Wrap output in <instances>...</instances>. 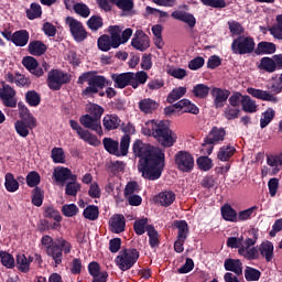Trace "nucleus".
<instances>
[{
    "instance_id": "6e6552de",
    "label": "nucleus",
    "mask_w": 282,
    "mask_h": 282,
    "mask_svg": "<svg viewBox=\"0 0 282 282\" xmlns=\"http://www.w3.org/2000/svg\"><path fill=\"white\" fill-rule=\"evenodd\" d=\"M46 83L52 91H61L63 85L72 83V75L59 69H51Z\"/></svg>"
},
{
    "instance_id": "4468645a",
    "label": "nucleus",
    "mask_w": 282,
    "mask_h": 282,
    "mask_svg": "<svg viewBox=\"0 0 282 282\" xmlns=\"http://www.w3.org/2000/svg\"><path fill=\"white\" fill-rule=\"evenodd\" d=\"M225 137L226 130L224 128H213L203 143V151L206 149L208 155H210L213 153V144L221 142Z\"/></svg>"
},
{
    "instance_id": "ddd939ff",
    "label": "nucleus",
    "mask_w": 282,
    "mask_h": 282,
    "mask_svg": "<svg viewBox=\"0 0 282 282\" xmlns=\"http://www.w3.org/2000/svg\"><path fill=\"white\" fill-rule=\"evenodd\" d=\"M175 164L182 173H191L195 169V159L189 152L178 151L175 154Z\"/></svg>"
},
{
    "instance_id": "20e7f679",
    "label": "nucleus",
    "mask_w": 282,
    "mask_h": 282,
    "mask_svg": "<svg viewBox=\"0 0 282 282\" xmlns=\"http://www.w3.org/2000/svg\"><path fill=\"white\" fill-rule=\"evenodd\" d=\"M56 243H52L47 247L46 254L54 261L55 268H58L63 263V252L64 254H69L72 252V242L67 241L63 237L55 239Z\"/></svg>"
},
{
    "instance_id": "69168bd1",
    "label": "nucleus",
    "mask_w": 282,
    "mask_h": 282,
    "mask_svg": "<svg viewBox=\"0 0 282 282\" xmlns=\"http://www.w3.org/2000/svg\"><path fill=\"white\" fill-rule=\"evenodd\" d=\"M74 10H75L76 14H78L79 17H83L84 19H87V17H89V14H91V10H89V7H87V4L82 3V2L75 3Z\"/></svg>"
},
{
    "instance_id": "aec40b11",
    "label": "nucleus",
    "mask_w": 282,
    "mask_h": 282,
    "mask_svg": "<svg viewBox=\"0 0 282 282\" xmlns=\"http://www.w3.org/2000/svg\"><path fill=\"white\" fill-rule=\"evenodd\" d=\"M22 65L30 72V74H33V76H36V78H41L43 74H45V70H43V67L39 66V61L34 58L33 56H25L22 59Z\"/></svg>"
},
{
    "instance_id": "f704fd0d",
    "label": "nucleus",
    "mask_w": 282,
    "mask_h": 282,
    "mask_svg": "<svg viewBox=\"0 0 282 282\" xmlns=\"http://www.w3.org/2000/svg\"><path fill=\"white\" fill-rule=\"evenodd\" d=\"M14 129L20 138H28L30 130L36 129V127H30V121L18 120L14 122Z\"/></svg>"
},
{
    "instance_id": "79ce46f5",
    "label": "nucleus",
    "mask_w": 282,
    "mask_h": 282,
    "mask_svg": "<svg viewBox=\"0 0 282 282\" xmlns=\"http://www.w3.org/2000/svg\"><path fill=\"white\" fill-rule=\"evenodd\" d=\"M86 25L91 32H98V30H100L105 25V22L102 21V17L91 15L87 20Z\"/></svg>"
},
{
    "instance_id": "5701e85b",
    "label": "nucleus",
    "mask_w": 282,
    "mask_h": 282,
    "mask_svg": "<svg viewBox=\"0 0 282 282\" xmlns=\"http://www.w3.org/2000/svg\"><path fill=\"white\" fill-rule=\"evenodd\" d=\"M212 96L214 98V105L216 109H221L226 105L228 98L230 97V90L214 88L212 90Z\"/></svg>"
},
{
    "instance_id": "338daca9",
    "label": "nucleus",
    "mask_w": 282,
    "mask_h": 282,
    "mask_svg": "<svg viewBox=\"0 0 282 282\" xmlns=\"http://www.w3.org/2000/svg\"><path fill=\"white\" fill-rule=\"evenodd\" d=\"M64 217H76L78 215V206L76 204H68L62 206Z\"/></svg>"
},
{
    "instance_id": "49530a36",
    "label": "nucleus",
    "mask_w": 282,
    "mask_h": 282,
    "mask_svg": "<svg viewBox=\"0 0 282 282\" xmlns=\"http://www.w3.org/2000/svg\"><path fill=\"white\" fill-rule=\"evenodd\" d=\"M83 215L85 219H88L89 221H96L100 215V209L96 205H88L84 209Z\"/></svg>"
},
{
    "instance_id": "680f3d73",
    "label": "nucleus",
    "mask_w": 282,
    "mask_h": 282,
    "mask_svg": "<svg viewBox=\"0 0 282 282\" xmlns=\"http://www.w3.org/2000/svg\"><path fill=\"white\" fill-rule=\"evenodd\" d=\"M166 73L173 78H177L178 80H184V78L187 76L186 69L175 66L169 67Z\"/></svg>"
},
{
    "instance_id": "58836bf2",
    "label": "nucleus",
    "mask_w": 282,
    "mask_h": 282,
    "mask_svg": "<svg viewBox=\"0 0 282 282\" xmlns=\"http://www.w3.org/2000/svg\"><path fill=\"white\" fill-rule=\"evenodd\" d=\"M242 111L246 113H257L259 111V106L257 105V101L250 98V96L245 95L242 99Z\"/></svg>"
},
{
    "instance_id": "8fccbe9b",
    "label": "nucleus",
    "mask_w": 282,
    "mask_h": 282,
    "mask_svg": "<svg viewBox=\"0 0 282 282\" xmlns=\"http://www.w3.org/2000/svg\"><path fill=\"white\" fill-rule=\"evenodd\" d=\"M276 45L271 42H260L257 47V54H274Z\"/></svg>"
},
{
    "instance_id": "7ed1b4c3",
    "label": "nucleus",
    "mask_w": 282,
    "mask_h": 282,
    "mask_svg": "<svg viewBox=\"0 0 282 282\" xmlns=\"http://www.w3.org/2000/svg\"><path fill=\"white\" fill-rule=\"evenodd\" d=\"M102 144L105 151H107V153H109L110 155H115L116 158H126V155H129L131 137L123 135L121 137L120 142L111 138H104Z\"/></svg>"
},
{
    "instance_id": "37998d69",
    "label": "nucleus",
    "mask_w": 282,
    "mask_h": 282,
    "mask_svg": "<svg viewBox=\"0 0 282 282\" xmlns=\"http://www.w3.org/2000/svg\"><path fill=\"white\" fill-rule=\"evenodd\" d=\"M4 180V187L8 193H17L19 191V181L14 178V174L7 173Z\"/></svg>"
},
{
    "instance_id": "603ef678",
    "label": "nucleus",
    "mask_w": 282,
    "mask_h": 282,
    "mask_svg": "<svg viewBox=\"0 0 282 282\" xmlns=\"http://www.w3.org/2000/svg\"><path fill=\"white\" fill-rule=\"evenodd\" d=\"M44 217L47 219H54L57 224H61L63 221V216H61V212L56 210L54 206H47L44 209Z\"/></svg>"
},
{
    "instance_id": "de8ad7c7",
    "label": "nucleus",
    "mask_w": 282,
    "mask_h": 282,
    "mask_svg": "<svg viewBox=\"0 0 282 282\" xmlns=\"http://www.w3.org/2000/svg\"><path fill=\"white\" fill-rule=\"evenodd\" d=\"M175 227L177 228V239L186 241L188 239V223L185 220H177L175 223Z\"/></svg>"
},
{
    "instance_id": "f3484780",
    "label": "nucleus",
    "mask_w": 282,
    "mask_h": 282,
    "mask_svg": "<svg viewBox=\"0 0 282 282\" xmlns=\"http://www.w3.org/2000/svg\"><path fill=\"white\" fill-rule=\"evenodd\" d=\"M69 124H70V128L73 129V131H76L77 135H79L80 140H84V142H87L88 144H91L93 147H95V144L98 142V138L96 135L91 134V132H89V130H85L83 127H80L78 121L70 119Z\"/></svg>"
},
{
    "instance_id": "b1692460",
    "label": "nucleus",
    "mask_w": 282,
    "mask_h": 282,
    "mask_svg": "<svg viewBox=\"0 0 282 282\" xmlns=\"http://www.w3.org/2000/svg\"><path fill=\"white\" fill-rule=\"evenodd\" d=\"M171 17H173L176 21H182L183 23H186V25H188V28L191 29L195 28L197 23L195 15L186 11H182V10L173 11Z\"/></svg>"
},
{
    "instance_id": "f257e3e1",
    "label": "nucleus",
    "mask_w": 282,
    "mask_h": 282,
    "mask_svg": "<svg viewBox=\"0 0 282 282\" xmlns=\"http://www.w3.org/2000/svg\"><path fill=\"white\" fill-rule=\"evenodd\" d=\"M143 172L145 180H160L164 171V152L151 144L142 145Z\"/></svg>"
},
{
    "instance_id": "4d7b16f0",
    "label": "nucleus",
    "mask_w": 282,
    "mask_h": 282,
    "mask_svg": "<svg viewBox=\"0 0 282 282\" xmlns=\"http://www.w3.org/2000/svg\"><path fill=\"white\" fill-rule=\"evenodd\" d=\"M132 151H133L134 158H139L138 171L139 173H142V141L140 140L134 141Z\"/></svg>"
},
{
    "instance_id": "7c9ffc66",
    "label": "nucleus",
    "mask_w": 282,
    "mask_h": 282,
    "mask_svg": "<svg viewBox=\"0 0 282 282\" xmlns=\"http://www.w3.org/2000/svg\"><path fill=\"white\" fill-rule=\"evenodd\" d=\"M224 265L228 272H234L238 276L243 274V263L239 259H227Z\"/></svg>"
},
{
    "instance_id": "f03ea898",
    "label": "nucleus",
    "mask_w": 282,
    "mask_h": 282,
    "mask_svg": "<svg viewBox=\"0 0 282 282\" xmlns=\"http://www.w3.org/2000/svg\"><path fill=\"white\" fill-rule=\"evenodd\" d=\"M249 235H251V238H246L243 240V236L237 238V237H229L227 239V247L228 248H238V254L240 257H243L248 261H254L259 259V250L257 247H252L257 245V241L259 240V232L257 229H251L249 231Z\"/></svg>"
},
{
    "instance_id": "774afa93",
    "label": "nucleus",
    "mask_w": 282,
    "mask_h": 282,
    "mask_svg": "<svg viewBox=\"0 0 282 282\" xmlns=\"http://www.w3.org/2000/svg\"><path fill=\"white\" fill-rule=\"evenodd\" d=\"M197 166L200 171H210L213 169V160L208 156H200L197 159Z\"/></svg>"
},
{
    "instance_id": "052dcab7",
    "label": "nucleus",
    "mask_w": 282,
    "mask_h": 282,
    "mask_svg": "<svg viewBox=\"0 0 282 282\" xmlns=\"http://www.w3.org/2000/svg\"><path fill=\"white\" fill-rule=\"evenodd\" d=\"M26 184L30 188H36L41 184V174L36 171H32L26 175Z\"/></svg>"
},
{
    "instance_id": "a19ab883",
    "label": "nucleus",
    "mask_w": 282,
    "mask_h": 282,
    "mask_svg": "<svg viewBox=\"0 0 282 282\" xmlns=\"http://www.w3.org/2000/svg\"><path fill=\"white\" fill-rule=\"evenodd\" d=\"M43 14V9L41 8V4L36 2H32L30 8L26 9V19L30 21H34V19H41Z\"/></svg>"
},
{
    "instance_id": "a878e982",
    "label": "nucleus",
    "mask_w": 282,
    "mask_h": 282,
    "mask_svg": "<svg viewBox=\"0 0 282 282\" xmlns=\"http://www.w3.org/2000/svg\"><path fill=\"white\" fill-rule=\"evenodd\" d=\"M18 109H19V118L23 121H29V127H36V118L32 112H30V108L25 106L23 102L18 104Z\"/></svg>"
},
{
    "instance_id": "bb28decb",
    "label": "nucleus",
    "mask_w": 282,
    "mask_h": 282,
    "mask_svg": "<svg viewBox=\"0 0 282 282\" xmlns=\"http://www.w3.org/2000/svg\"><path fill=\"white\" fill-rule=\"evenodd\" d=\"M110 230L115 235H120V232H124V226H127V223L124 220V216L117 214L111 217L110 221Z\"/></svg>"
},
{
    "instance_id": "3c124183",
    "label": "nucleus",
    "mask_w": 282,
    "mask_h": 282,
    "mask_svg": "<svg viewBox=\"0 0 282 282\" xmlns=\"http://www.w3.org/2000/svg\"><path fill=\"white\" fill-rule=\"evenodd\" d=\"M258 68L268 72L269 74L276 72V68H274V61L270 57H262L258 64Z\"/></svg>"
},
{
    "instance_id": "1a4fd4ad",
    "label": "nucleus",
    "mask_w": 282,
    "mask_h": 282,
    "mask_svg": "<svg viewBox=\"0 0 282 282\" xmlns=\"http://www.w3.org/2000/svg\"><path fill=\"white\" fill-rule=\"evenodd\" d=\"M66 25L69 28V32L76 41V43H83L89 36L87 29L83 25V22L76 20L74 17H67L65 20Z\"/></svg>"
},
{
    "instance_id": "c85d7f7f",
    "label": "nucleus",
    "mask_w": 282,
    "mask_h": 282,
    "mask_svg": "<svg viewBox=\"0 0 282 282\" xmlns=\"http://www.w3.org/2000/svg\"><path fill=\"white\" fill-rule=\"evenodd\" d=\"M13 45L15 47H25L30 43V32L28 30H19L13 33Z\"/></svg>"
},
{
    "instance_id": "39448f33",
    "label": "nucleus",
    "mask_w": 282,
    "mask_h": 282,
    "mask_svg": "<svg viewBox=\"0 0 282 282\" xmlns=\"http://www.w3.org/2000/svg\"><path fill=\"white\" fill-rule=\"evenodd\" d=\"M269 89H271V91L249 87L247 88V94L252 96V98L262 100L263 102H272L273 105H276V102H279V97H276V94H281L282 91L281 79L279 82H274Z\"/></svg>"
},
{
    "instance_id": "ea45409f",
    "label": "nucleus",
    "mask_w": 282,
    "mask_h": 282,
    "mask_svg": "<svg viewBox=\"0 0 282 282\" xmlns=\"http://www.w3.org/2000/svg\"><path fill=\"white\" fill-rule=\"evenodd\" d=\"M24 100L29 107H39L41 105V94L36 90H28L24 95Z\"/></svg>"
},
{
    "instance_id": "423d86ee",
    "label": "nucleus",
    "mask_w": 282,
    "mask_h": 282,
    "mask_svg": "<svg viewBox=\"0 0 282 282\" xmlns=\"http://www.w3.org/2000/svg\"><path fill=\"white\" fill-rule=\"evenodd\" d=\"M111 79L115 83V87L117 89H124V87H133V89H138L140 85H142V70L137 74L128 72V73H115L111 75Z\"/></svg>"
},
{
    "instance_id": "6e6d98bb",
    "label": "nucleus",
    "mask_w": 282,
    "mask_h": 282,
    "mask_svg": "<svg viewBox=\"0 0 282 282\" xmlns=\"http://www.w3.org/2000/svg\"><path fill=\"white\" fill-rule=\"evenodd\" d=\"M209 93L210 88L204 84H197L192 89V94L195 96V98H206Z\"/></svg>"
},
{
    "instance_id": "a18cd8bd",
    "label": "nucleus",
    "mask_w": 282,
    "mask_h": 282,
    "mask_svg": "<svg viewBox=\"0 0 282 282\" xmlns=\"http://www.w3.org/2000/svg\"><path fill=\"white\" fill-rule=\"evenodd\" d=\"M221 215L225 221H238L237 210L232 208L230 205H225L221 207Z\"/></svg>"
},
{
    "instance_id": "72a5a7b5",
    "label": "nucleus",
    "mask_w": 282,
    "mask_h": 282,
    "mask_svg": "<svg viewBox=\"0 0 282 282\" xmlns=\"http://www.w3.org/2000/svg\"><path fill=\"white\" fill-rule=\"evenodd\" d=\"M178 109L182 113H193L194 116H197V113H199V108H197V106L193 102H191V100L188 99H182L178 101Z\"/></svg>"
},
{
    "instance_id": "6ab92c4d",
    "label": "nucleus",
    "mask_w": 282,
    "mask_h": 282,
    "mask_svg": "<svg viewBox=\"0 0 282 282\" xmlns=\"http://www.w3.org/2000/svg\"><path fill=\"white\" fill-rule=\"evenodd\" d=\"M142 230L147 232L151 248H158V246H160V234L155 230L153 225H149L148 218L142 219Z\"/></svg>"
},
{
    "instance_id": "cd10ccee",
    "label": "nucleus",
    "mask_w": 282,
    "mask_h": 282,
    "mask_svg": "<svg viewBox=\"0 0 282 282\" xmlns=\"http://www.w3.org/2000/svg\"><path fill=\"white\" fill-rule=\"evenodd\" d=\"M28 52L31 56H43L47 52V45L43 41L34 40L29 43Z\"/></svg>"
},
{
    "instance_id": "dca6fc26",
    "label": "nucleus",
    "mask_w": 282,
    "mask_h": 282,
    "mask_svg": "<svg viewBox=\"0 0 282 282\" xmlns=\"http://www.w3.org/2000/svg\"><path fill=\"white\" fill-rule=\"evenodd\" d=\"M105 87H107V78L102 75H93L89 79V86L83 90V96L98 94V89H105Z\"/></svg>"
},
{
    "instance_id": "c756f323",
    "label": "nucleus",
    "mask_w": 282,
    "mask_h": 282,
    "mask_svg": "<svg viewBox=\"0 0 282 282\" xmlns=\"http://www.w3.org/2000/svg\"><path fill=\"white\" fill-rule=\"evenodd\" d=\"M162 124H164V121H159V122L155 120L147 121L143 127V135L155 138Z\"/></svg>"
},
{
    "instance_id": "09e8293b",
    "label": "nucleus",
    "mask_w": 282,
    "mask_h": 282,
    "mask_svg": "<svg viewBox=\"0 0 282 282\" xmlns=\"http://www.w3.org/2000/svg\"><path fill=\"white\" fill-rule=\"evenodd\" d=\"M184 96H186V87L174 88L167 96V102L173 105V102H176L180 98H184Z\"/></svg>"
},
{
    "instance_id": "4c0bfd02",
    "label": "nucleus",
    "mask_w": 282,
    "mask_h": 282,
    "mask_svg": "<svg viewBox=\"0 0 282 282\" xmlns=\"http://www.w3.org/2000/svg\"><path fill=\"white\" fill-rule=\"evenodd\" d=\"M235 153H237V149H235V147L223 145L217 153V158L220 160V162H228V160H230Z\"/></svg>"
},
{
    "instance_id": "2f4dec72",
    "label": "nucleus",
    "mask_w": 282,
    "mask_h": 282,
    "mask_svg": "<svg viewBox=\"0 0 282 282\" xmlns=\"http://www.w3.org/2000/svg\"><path fill=\"white\" fill-rule=\"evenodd\" d=\"M120 117L118 115H106L102 119V126L106 131H115L120 127Z\"/></svg>"
},
{
    "instance_id": "5fc2aeb1",
    "label": "nucleus",
    "mask_w": 282,
    "mask_h": 282,
    "mask_svg": "<svg viewBox=\"0 0 282 282\" xmlns=\"http://www.w3.org/2000/svg\"><path fill=\"white\" fill-rule=\"evenodd\" d=\"M51 158L54 164H65V151L63 148H53L51 151Z\"/></svg>"
},
{
    "instance_id": "f8f14e48",
    "label": "nucleus",
    "mask_w": 282,
    "mask_h": 282,
    "mask_svg": "<svg viewBox=\"0 0 282 282\" xmlns=\"http://www.w3.org/2000/svg\"><path fill=\"white\" fill-rule=\"evenodd\" d=\"M0 100L3 107L9 109H15L17 107V90L6 82H1Z\"/></svg>"
},
{
    "instance_id": "864d4df0",
    "label": "nucleus",
    "mask_w": 282,
    "mask_h": 282,
    "mask_svg": "<svg viewBox=\"0 0 282 282\" xmlns=\"http://www.w3.org/2000/svg\"><path fill=\"white\" fill-rule=\"evenodd\" d=\"M275 113L276 112L272 108H268L262 113L261 119H260L261 129H265V127H268V124H270V122H272V120L274 119Z\"/></svg>"
},
{
    "instance_id": "473e14b6",
    "label": "nucleus",
    "mask_w": 282,
    "mask_h": 282,
    "mask_svg": "<svg viewBox=\"0 0 282 282\" xmlns=\"http://www.w3.org/2000/svg\"><path fill=\"white\" fill-rule=\"evenodd\" d=\"M97 47L98 50H100V52H109L111 47L113 50H118V46L113 44V40L107 34H102L101 36L98 37Z\"/></svg>"
},
{
    "instance_id": "2eb2a0df",
    "label": "nucleus",
    "mask_w": 282,
    "mask_h": 282,
    "mask_svg": "<svg viewBox=\"0 0 282 282\" xmlns=\"http://www.w3.org/2000/svg\"><path fill=\"white\" fill-rule=\"evenodd\" d=\"M53 177L57 184H61V186H65L67 182H77L78 176L76 174L72 173V170L69 167H56L53 172Z\"/></svg>"
},
{
    "instance_id": "9d476101",
    "label": "nucleus",
    "mask_w": 282,
    "mask_h": 282,
    "mask_svg": "<svg viewBox=\"0 0 282 282\" xmlns=\"http://www.w3.org/2000/svg\"><path fill=\"white\" fill-rule=\"evenodd\" d=\"M231 52L234 54H252L254 52V39L241 35L231 43Z\"/></svg>"
},
{
    "instance_id": "0e129e2a",
    "label": "nucleus",
    "mask_w": 282,
    "mask_h": 282,
    "mask_svg": "<svg viewBox=\"0 0 282 282\" xmlns=\"http://www.w3.org/2000/svg\"><path fill=\"white\" fill-rule=\"evenodd\" d=\"M88 113L93 118H97L98 120H100L102 118V115L105 113V108H102L98 104H90L88 107Z\"/></svg>"
},
{
    "instance_id": "bf43d9fd",
    "label": "nucleus",
    "mask_w": 282,
    "mask_h": 282,
    "mask_svg": "<svg viewBox=\"0 0 282 282\" xmlns=\"http://www.w3.org/2000/svg\"><path fill=\"white\" fill-rule=\"evenodd\" d=\"M0 261L4 268H8V270L14 268V257L7 251H0Z\"/></svg>"
},
{
    "instance_id": "412c9836",
    "label": "nucleus",
    "mask_w": 282,
    "mask_h": 282,
    "mask_svg": "<svg viewBox=\"0 0 282 282\" xmlns=\"http://www.w3.org/2000/svg\"><path fill=\"white\" fill-rule=\"evenodd\" d=\"M4 79L7 80V83H10L11 85H17V87H30V85H32V82L21 73H6Z\"/></svg>"
},
{
    "instance_id": "c03bdc74",
    "label": "nucleus",
    "mask_w": 282,
    "mask_h": 282,
    "mask_svg": "<svg viewBox=\"0 0 282 282\" xmlns=\"http://www.w3.org/2000/svg\"><path fill=\"white\" fill-rule=\"evenodd\" d=\"M43 199H45V191L36 186L32 191V196H31V202L33 206H36L37 208H40V206H43Z\"/></svg>"
},
{
    "instance_id": "0eeeda50",
    "label": "nucleus",
    "mask_w": 282,
    "mask_h": 282,
    "mask_svg": "<svg viewBox=\"0 0 282 282\" xmlns=\"http://www.w3.org/2000/svg\"><path fill=\"white\" fill-rule=\"evenodd\" d=\"M140 259V251L138 249H123L119 252V254L115 259L116 265L122 272H127V270H131Z\"/></svg>"
},
{
    "instance_id": "c9c22d12",
    "label": "nucleus",
    "mask_w": 282,
    "mask_h": 282,
    "mask_svg": "<svg viewBox=\"0 0 282 282\" xmlns=\"http://www.w3.org/2000/svg\"><path fill=\"white\" fill-rule=\"evenodd\" d=\"M15 261L18 270L24 274H28V272H30V263L34 261V258H28L25 254H18Z\"/></svg>"
},
{
    "instance_id": "9b49d317",
    "label": "nucleus",
    "mask_w": 282,
    "mask_h": 282,
    "mask_svg": "<svg viewBox=\"0 0 282 282\" xmlns=\"http://www.w3.org/2000/svg\"><path fill=\"white\" fill-rule=\"evenodd\" d=\"M154 138L159 141L161 147H164L166 149H171V147H173V144L177 142V133L171 130V128H169V126H166V122L164 121Z\"/></svg>"
},
{
    "instance_id": "13d9d810",
    "label": "nucleus",
    "mask_w": 282,
    "mask_h": 282,
    "mask_svg": "<svg viewBox=\"0 0 282 282\" xmlns=\"http://www.w3.org/2000/svg\"><path fill=\"white\" fill-rule=\"evenodd\" d=\"M79 191H80L79 183H77V181H70L66 184L65 195H68V197H76Z\"/></svg>"
},
{
    "instance_id": "a211bd4d",
    "label": "nucleus",
    "mask_w": 282,
    "mask_h": 282,
    "mask_svg": "<svg viewBox=\"0 0 282 282\" xmlns=\"http://www.w3.org/2000/svg\"><path fill=\"white\" fill-rule=\"evenodd\" d=\"M79 122L82 127H85V129L95 131L97 135H102V123L100 119L91 117V115H84L79 118Z\"/></svg>"
},
{
    "instance_id": "393cba45",
    "label": "nucleus",
    "mask_w": 282,
    "mask_h": 282,
    "mask_svg": "<svg viewBox=\"0 0 282 282\" xmlns=\"http://www.w3.org/2000/svg\"><path fill=\"white\" fill-rule=\"evenodd\" d=\"M154 202L159 206H163L164 208H169L175 202V193L173 191H164L154 196Z\"/></svg>"
},
{
    "instance_id": "e433bc0d",
    "label": "nucleus",
    "mask_w": 282,
    "mask_h": 282,
    "mask_svg": "<svg viewBox=\"0 0 282 282\" xmlns=\"http://www.w3.org/2000/svg\"><path fill=\"white\" fill-rule=\"evenodd\" d=\"M108 34H110L109 36H110V40H112L115 47H120L122 26H120V25H110L108 28Z\"/></svg>"
},
{
    "instance_id": "e2e57ef3",
    "label": "nucleus",
    "mask_w": 282,
    "mask_h": 282,
    "mask_svg": "<svg viewBox=\"0 0 282 282\" xmlns=\"http://www.w3.org/2000/svg\"><path fill=\"white\" fill-rule=\"evenodd\" d=\"M245 279L246 281H259L261 279V271L252 267H247L245 269Z\"/></svg>"
},
{
    "instance_id": "4be33fe9",
    "label": "nucleus",
    "mask_w": 282,
    "mask_h": 282,
    "mask_svg": "<svg viewBox=\"0 0 282 282\" xmlns=\"http://www.w3.org/2000/svg\"><path fill=\"white\" fill-rule=\"evenodd\" d=\"M257 250L258 257L260 256L267 263H270L274 259V245L270 240L262 241Z\"/></svg>"
}]
</instances>
